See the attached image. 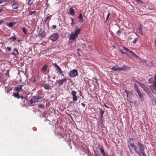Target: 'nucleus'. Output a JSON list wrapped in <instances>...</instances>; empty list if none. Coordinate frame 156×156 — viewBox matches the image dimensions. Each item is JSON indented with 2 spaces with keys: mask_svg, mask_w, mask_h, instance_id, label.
Masks as SVG:
<instances>
[{
  "mask_svg": "<svg viewBox=\"0 0 156 156\" xmlns=\"http://www.w3.org/2000/svg\"><path fill=\"white\" fill-rule=\"evenodd\" d=\"M127 141L128 146L130 153L133 154V149L136 154L139 155V156H142L140 152L137 150L138 147L134 144L133 139L129 138L128 139Z\"/></svg>",
  "mask_w": 156,
  "mask_h": 156,
  "instance_id": "obj_1",
  "label": "nucleus"
},
{
  "mask_svg": "<svg viewBox=\"0 0 156 156\" xmlns=\"http://www.w3.org/2000/svg\"><path fill=\"white\" fill-rule=\"evenodd\" d=\"M42 97L40 95L35 96H33L32 98L29 101L30 104V106H33L32 104L33 103H36L38 101L39 102H41L42 101Z\"/></svg>",
  "mask_w": 156,
  "mask_h": 156,
  "instance_id": "obj_2",
  "label": "nucleus"
},
{
  "mask_svg": "<svg viewBox=\"0 0 156 156\" xmlns=\"http://www.w3.org/2000/svg\"><path fill=\"white\" fill-rule=\"evenodd\" d=\"M130 69V68L127 66H122V67H119L118 65L114 66L112 68V69L114 71H126L129 70Z\"/></svg>",
  "mask_w": 156,
  "mask_h": 156,
  "instance_id": "obj_3",
  "label": "nucleus"
},
{
  "mask_svg": "<svg viewBox=\"0 0 156 156\" xmlns=\"http://www.w3.org/2000/svg\"><path fill=\"white\" fill-rule=\"evenodd\" d=\"M78 36V29H77L75 33H72L69 39V42L73 43Z\"/></svg>",
  "mask_w": 156,
  "mask_h": 156,
  "instance_id": "obj_4",
  "label": "nucleus"
},
{
  "mask_svg": "<svg viewBox=\"0 0 156 156\" xmlns=\"http://www.w3.org/2000/svg\"><path fill=\"white\" fill-rule=\"evenodd\" d=\"M137 145L140 149V152L142 155L145 154L144 148V145L142 144L139 141L138 142V144H137Z\"/></svg>",
  "mask_w": 156,
  "mask_h": 156,
  "instance_id": "obj_5",
  "label": "nucleus"
},
{
  "mask_svg": "<svg viewBox=\"0 0 156 156\" xmlns=\"http://www.w3.org/2000/svg\"><path fill=\"white\" fill-rule=\"evenodd\" d=\"M136 82L144 90L146 93L148 92V91H149L150 89L145 85L140 82Z\"/></svg>",
  "mask_w": 156,
  "mask_h": 156,
  "instance_id": "obj_6",
  "label": "nucleus"
},
{
  "mask_svg": "<svg viewBox=\"0 0 156 156\" xmlns=\"http://www.w3.org/2000/svg\"><path fill=\"white\" fill-rule=\"evenodd\" d=\"M58 37V35L57 33H53L50 36V39L53 41L57 40Z\"/></svg>",
  "mask_w": 156,
  "mask_h": 156,
  "instance_id": "obj_7",
  "label": "nucleus"
},
{
  "mask_svg": "<svg viewBox=\"0 0 156 156\" xmlns=\"http://www.w3.org/2000/svg\"><path fill=\"white\" fill-rule=\"evenodd\" d=\"M154 79L155 80V83L150 86V87L151 90L152 91H155L153 92L154 93H156V74L154 76Z\"/></svg>",
  "mask_w": 156,
  "mask_h": 156,
  "instance_id": "obj_8",
  "label": "nucleus"
},
{
  "mask_svg": "<svg viewBox=\"0 0 156 156\" xmlns=\"http://www.w3.org/2000/svg\"><path fill=\"white\" fill-rule=\"evenodd\" d=\"M77 71L76 69H73L72 71H70L69 73V76L71 77L75 76L77 74Z\"/></svg>",
  "mask_w": 156,
  "mask_h": 156,
  "instance_id": "obj_9",
  "label": "nucleus"
},
{
  "mask_svg": "<svg viewBox=\"0 0 156 156\" xmlns=\"http://www.w3.org/2000/svg\"><path fill=\"white\" fill-rule=\"evenodd\" d=\"M53 66L56 68V70H58V72L60 74H62V71L61 68L56 63H52Z\"/></svg>",
  "mask_w": 156,
  "mask_h": 156,
  "instance_id": "obj_10",
  "label": "nucleus"
},
{
  "mask_svg": "<svg viewBox=\"0 0 156 156\" xmlns=\"http://www.w3.org/2000/svg\"><path fill=\"white\" fill-rule=\"evenodd\" d=\"M22 86L23 85H19L15 88V90L17 91L18 93H19L21 91H23V90L22 88Z\"/></svg>",
  "mask_w": 156,
  "mask_h": 156,
  "instance_id": "obj_11",
  "label": "nucleus"
},
{
  "mask_svg": "<svg viewBox=\"0 0 156 156\" xmlns=\"http://www.w3.org/2000/svg\"><path fill=\"white\" fill-rule=\"evenodd\" d=\"M139 97L140 101L143 102L144 101V99L143 98V96L142 94L140 92V90H138V91H136Z\"/></svg>",
  "mask_w": 156,
  "mask_h": 156,
  "instance_id": "obj_12",
  "label": "nucleus"
},
{
  "mask_svg": "<svg viewBox=\"0 0 156 156\" xmlns=\"http://www.w3.org/2000/svg\"><path fill=\"white\" fill-rule=\"evenodd\" d=\"M99 110H100V112H99V115L100 116V119L102 122H103V114L104 113V111L101 110L100 108H99Z\"/></svg>",
  "mask_w": 156,
  "mask_h": 156,
  "instance_id": "obj_13",
  "label": "nucleus"
},
{
  "mask_svg": "<svg viewBox=\"0 0 156 156\" xmlns=\"http://www.w3.org/2000/svg\"><path fill=\"white\" fill-rule=\"evenodd\" d=\"M125 91L127 94V97L129 99L130 97L132 95V91L130 90H125Z\"/></svg>",
  "mask_w": 156,
  "mask_h": 156,
  "instance_id": "obj_14",
  "label": "nucleus"
},
{
  "mask_svg": "<svg viewBox=\"0 0 156 156\" xmlns=\"http://www.w3.org/2000/svg\"><path fill=\"white\" fill-rule=\"evenodd\" d=\"M39 35L41 37H44L46 35L45 32L44 31L41 30L38 33Z\"/></svg>",
  "mask_w": 156,
  "mask_h": 156,
  "instance_id": "obj_15",
  "label": "nucleus"
},
{
  "mask_svg": "<svg viewBox=\"0 0 156 156\" xmlns=\"http://www.w3.org/2000/svg\"><path fill=\"white\" fill-rule=\"evenodd\" d=\"M98 147L101 152V154H102L105 152L103 148V147L101 145L98 144Z\"/></svg>",
  "mask_w": 156,
  "mask_h": 156,
  "instance_id": "obj_16",
  "label": "nucleus"
},
{
  "mask_svg": "<svg viewBox=\"0 0 156 156\" xmlns=\"http://www.w3.org/2000/svg\"><path fill=\"white\" fill-rule=\"evenodd\" d=\"M79 22L81 23H82L84 21V20L83 19V18L81 13L79 15Z\"/></svg>",
  "mask_w": 156,
  "mask_h": 156,
  "instance_id": "obj_17",
  "label": "nucleus"
},
{
  "mask_svg": "<svg viewBox=\"0 0 156 156\" xmlns=\"http://www.w3.org/2000/svg\"><path fill=\"white\" fill-rule=\"evenodd\" d=\"M66 77H65L63 79H62L60 80L59 81H58V83L60 85L62 84L63 83L66 81Z\"/></svg>",
  "mask_w": 156,
  "mask_h": 156,
  "instance_id": "obj_18",
  "label": "nucleus"
},
{
  "mask_svg": "<svg viewBox=\"0 0 156 156\" xmlns=\"http://www.w3.org/2000/svg\"><path fill=\"white\" fill-rule=\"evenodd\" d=\"M148 95V96L151 99H154V97L153 95L151 93L150 90L148 91V92L147 93H146Z\"/></svg>",
  "mask_w": 156,
  "mask_h": 156,
  "instance_id": "obj_19",
  "label": "nucleus"
},
{
  "mask_svg": "<svg viewBox=\"0 0 156 156\" xmlns=\"http://www.w3.org/2000/svg\"><path fill=\"white\" fill-rule=\"evenodd\" d=\"M19 54L18 50L16 48H14L13 49V52H12V54H14L15 55H16Z\"/></svg>",
  "mask_w": 156,
  "mask_h": 156,
  "instance_id": "obj_20",
  "label": "nucleus"
},
{
  "mask_svg": "<svg viewBox=\"0 0 156 156\" xmlns=\"http://www.w3.org/2000/svg\"><path fill=\"white\" fill-rule=\"evenodd\" d=\"M19 6V5L17 3H14L12 4V7L13 9H16L18 8Z\"/></svg>",
  "mask_w": 156,
  "mask_h": 156,
  "instance_id": "obj_21",
  "label": "nucleus"
},
{
  "mask_svg": "<svg viewBox=\"0 0 156 156\" xmlns=\"http://www.w3.org/2000/svg\"><path fill=\"white\" fill-rule=\"evenodd\" d=\"M43 87L46 90H49L50 88V86L49 84H45L44 85Z\"/></svg>",
  "mask_w": 156,
  "mask_h": 156,
  "instance_id": "obj_22",
  "label": "nucleus"
},
{
  "mask_svg": "<svg viewBox=\"0 0 156 156\" xmlns=\"http://www.w3.org/2000/svg\"><path fill=\"white\" fill-rule=\"evenodd\" d=\"M48 67V66L47 65H44L41 69V70L42 72H45L47 68Z\"/></svg>",
  "mask_w": 156,
  "mask_h": 156,
  "instance_id": "obj_23",
  "label": "nucleus"
},
{
  "mask_svg": "<svg viewBox=\"0 0 156 156\" xmlns=\"http://www.w3.org/2000/svg\"><path fill=\"white\" fill-rule=\"evenodd\" d=\"M69 12H70V13L71 14V15H73L75 13V11L74 10V9L72 8H70L69 9Z\"/></svg>",
  "mask_w": 156,
  "mask_h": 156,
  "instance_id": "obj_24",
  "label": "nucleus"
},
{
  "mask_svg": "<svg viewBox=\"0 0 156 156\" xmlns=\"http://www.w3.org/2000/svg\"><path fill=\"white\" fill-rule=\"evenodd\" d=\"M13 95L14 97L16 98L17 99L20 98V96L17 92L16 93H14Z\"/></svg>",
  "mask_w": 156,
  "mask_h": 156,
  "instance_id": "obj_25",
  "label": "nucleus"
},
{
  "mask_svg": "<svg viewBox=\"0 0 156 156\" xmlns=\"http://www.w3.org/2000/svg\"><path fill=\"white\" fill-rule=\"evenodd\" d=\"M51 16L52 15H50L49 16H47L44 19L45 22H46L48 20H49V21L50 20H51Z\"/></svg>",
  "mask_w": 156,
  "mask_h": 156,
  "instance_id": "obj_26",
  "label": "nucleus"
},
{
  "mask_svg": "<svg viewBox=\"0 0 156 156\" xmlns=\"http://www.w3.org/2000/svg\"><path fill=\"white\" fill-rule=\"evenodd\" d=\"M148 83H149L152 84L154 83L153 81V78L151 77L148 79Z\"/></svg>",
  "mask_w": 156,
  "mask_h": 156,
  "instance_id": "obj_27",
  "label": "nucleus"
},
{
  "mask_svg": "<svg viewBox=\"0 0 156 156\" xmlns=\"http://www.w3.org/2000/svg\"><path fill=\"white\" fill-rule=\"evenodd\" d=\"M133 86L135 87V90L136 92L138 91V90H139L138 89V86L136 83H134L133 84Z\"/></svg>",
  "mask_w": 156,
  "mask_h": 156,
  "instance_id": "obj_28",
  "label": "nucleus"
},
{
  "mask_svg": "<svg viewBox=\"0 0 156 156\" xmlns=\"http://www.w3.org/2000/svg\"><path fill=\"white\" fill-rule=\"evenodd\" d=\"M36 12L35 11H30L28 13V15H32V14L36 15Z\"/></svg>",
  "mask_w": 156,
  "mask_h": 156,
  "instance_id": "obj_29",
  "label": "nucleus"
},
{
  "mask_svg": "<svg viewBox=\"0 0 156 156\" xmlns=\"http://www.w3.org/2000/svg\"><path fill=\"white\" fill-rule=\"evenodd\" d=\"M9 39L11 40L12 41H14L16 40V37L14 35L13 36L11 37Z\"/></svg>",
  "mask_w": 156,
  "mask_h": 156,
  "instance_id": "obj_30",
  "label": "nucleus"
},
{
  "mask_svg": "<svg viewBox=\"0 0 156 156\" xmlns=\"http://www.w3.org/2000/svg\"><path fill=\"white\" fill-rule=\"evenodd\" d=\"M152 104L154 105H156V102L155 101V99L154 98L153 99H151Z\"/></svg>",
  "mask_w": 156,
  "mask_h": 156,
  "instance_id": "obj_31",
  "label": "nucleus"
},
{
  "mask_svg": "<svg viewBox=\"0 0 156 156\" xmlns=\"http://www.w3.org/2000/svg\"><path fill=\"white\" fill-rule=\"evenodd\" d=\"M34 0H29L28 2V4L30 5H31L33 3Z\"/></svg>",
  "mask_w": 156,
  "mask_h": 156,
  "instance_id": "obj_32",
  "label": "nucleus"
},
{
  "mask_svg": "<svg viewBox=\"0 0 156 156\" xmlns=\"http://www.w3.org/2000/svg\"><path fill=\"white\" fill-rule=\"evenodd\" d=\"M77 100V97L76 95L73 96V100L74 101H76Z\"/></svg>",
  "mask_w": 156,
  "mask_h": 156,
  "instance_id": "obj_33",
  "label": "nucleus"
},
{
  "mask_svg": "<svg viewBox=\"0 0 156 156\" xmlns=\"http://www.w3.org/2000/svg\"><path fill=\"white\" fill-rule=\"evenodd\" d=\"M92 80L93 81H94V82L98 84L97 81L98 79L97 78H92Z\"/></svg>",
  "mask_w": 156,
  "mask_h": 156,
  "instance_id": "obj_34",
  "label": "nucleus"
},
{
  "mask_svg": "<svg viewBox=\"0 0 156 156\" xmlns=\"http://www.w3.org/2000/svg\"><path fill=\"white\" fill-rule=\"evenodd\" d=\"M22 30L23 31V32H24V34H27V32H26V29L24 28L23 27L22 28Z\"/></svg>",
  "mask_w": 156,
  "mask_h": 156,
  "instance_id": "obj_35",
  "label": "nucleus"
},
{
  "mask_svg": "<svg viewBox=\"0 0 156 156\" xmlns=\"http://www.w3.org/2000/svg\"><path fill=\"white\" fill-rule=\"evenodd\" d=\"M76 92L74 90L72 91L71 93L73 96H76Z\"/></svg>",
  "mask_w": 156,
  "mask_h": 156,
  "instance_id": "obj_36",
  "label": "nucleus"
},
{
  "mask_svg": "<svg viewBox=\"0 0 156 156\" xmlns=\"http://www.w3.org/2000/svg\"><path fill=\"white\" fill-rule=\"evenodd\" d=\"M8 26L9 27H12L13 26V23L12 22H10L8 23Z\"/></svg>",
  "mask_w": 156,
  "mask_h": 156,
  "instance_id": "obj_37",
  "label": "nucleus"
},
{
  "mask_svg": "<svg viewBox=\"0 0 156 156\" xmlns=\"http://www.w3.org/2000/svg\"><path fill=\"white\" fill-rule=\"evenodd\" d=\"M38 107L39 108H42L43 107H44V105L43 104H40L38 105Z\"/></svg>",
  "mask_w": 156,
  "mask_h": 156,
  "instance_id": "obj_38",
  "label": "nucleus"
},
{
  "mask_svg": "<svg viewBox=\"0 0 156 156\" xmlns=\"http://www.w3.org/2000/svg\"><path fill=\"white\" fill-rule=\"evenodd\" d=\"M6 50L8 51H10L12 50V48L11 47H8L6 48Z\"/></svg>",
  "mask_w": 156,
  "mask_h": 156,
  "instance_id": "obj_39",
  "label": "nucleus"
},
{
  "mask_svg": "<svg viewBox=\"0 0 156 156\" xmlns=\"http://www.w3.org/2000/svg\"><path fill=\"white\" fill-rule=\"evenodd\" d=\"M71 19L72 20V23H71V25H72V26H73L75 24V22H73V21H74V19L72 18H71Z\"/></svg>",
  "mask_w": 156,
  "mask_h": 156,
  "instance_id": "obj_40",
  "label": "nucleus"
},
{
  "mask_svg": "<svg viewBox=\"0 0 156 156\" xmlns=\"http://www.w3.org/2000/svg\"><path fill=\"white\" fill-rule=\"evenodd\" d=\"M121 31L120 30H118L116 32V34L117 35H119L121 33Z\"/></svg>",
  "mask_w": 156,
  "mask_h": 156,
  "instance_id": "obj_41",
  "label": "nucleus"
},
{
  "mask_svg": "<svg viewBox=\"0 0 156 156\" xmlns=\"http://www.w3.org/2000/svg\"><path fill=\"white\" fill-rule=\"evenodd\" d=\"M82 45V48H85L86 47V45L85 44H82V43L80 44V45Z\"/></svg>",
  "mask_w": 156,
  "mask_h": 156,
  "instance_id": "obj_42",
  "label": "nucleus"
},
{
  "mask_svg": "<svg viewBox=\"0 0 156 156\" xmlns=\"http://www.w3.org/2000/svg\"><path fill=\"white\" fill-rule=\"evenodd\" d=\"M138 40L137 38H134V40L133 41V42L134 44H135L136 43V41Z\"/></svg>",
  "mask_w": 156,
  "mask_h": 156,
  "instance_id": "obj_43",
  "label": "nucleus"
},
{
  "mask_svg": "<svg viewBox=\"0 0 156 156\" xmlns=\"http://www.w3.org/2000/svg\"><path fill=\"white\" fill-rule=\"evenodd\" d=\"M110 14V12H108V14L107 15V16H106V21H107L108 20V18L109 17Z\"/></svg>",
  "mask_w": 156,
  "mask_h": 156,
  "instance_id": "obj_44",
  "label": "nucleus"
},
{
  "mask_svg": "<svg viewBox=\"0 0 156 156\" xmlns=\"http://www.w3.org/2000/svg\"><path fill=\"white\" fill-rule=\"evenodd\" d=\"M123 49L124 50H125V51H129V49H128L126 47H123Z\"/></svg>",
  "mask_w": 156,
  "mask_h": 156,
  "instance_id": "obj_45",
  "label": "nucleus"
},
{
  "mask_svg": "<svg viewBox=\"0 0 156 156\" xmlns=\"http://www.w3.org/2000/svg\"><path fill=\"white\" fill-rule=\"evenodd\" d=\"M138 30L139 32H141L142 31V28L140 26L139 27H138Z\"/></svg>",
  "mask_w": 156,
  "mask_h": 156,
  "instance_id": "obj_46",
  "label": "nucleus"
},
{
  "mask_svg": "<svg viewBox=\"0 0 156 156\" xmlns=\"http://www.w3.org/2000/svg\"><path fill=\"white\" fill-rule=\"evenodd\" d=\"M118 50H119V52H120V53H121V54H123V53H124V52L122 50V49H121L120 48H119L118 49Z\"/></svg>",
  "mask_w": 156,
  "mask_h": 156,
  "instance_id": "obj_47",
  "label": "nucleus"
},
{
  "mask_svg": "<svg viewBox=\"0 0 156 156\" xmlns=\"http://www.w3.org/2000/svg\"><path fill=\"white\" fill-rule=\"evenodd\" d=\"M101 154L103 156H109L108 154H106L105 152Z\"/></svg>",
  "mask_w": 156,
  "mask_h": 156,
  "instance_id": "obj_48",
  "label": "nucleus"
},
{
  "mask_svg": "<svg viewBox=\"0 0 156 156\" xmlns=\"http://www.w3.org/2000/svg\"><path fill=\"white\" fill-rule=\"evenodd\" d=\"M99 155H100L99 153L94 152V156H99Z\"/></svg>",
  "mask_w": 156,
  "mask_h": 156,
  "instance_id": "obj_49",
  "label": "nucleus"
},
{
  "mask_svg": "<svg viewBox=\"0 0 156 156\" xmlns=\"http://www.w3.org/2000/svg\"><path fill=\"white\" fill-rule=\"evenodd\" d=\"M154 49L156 50V38H155V45L154 46Z\"/></svg>",
  "mask_w": 156,
  "mask_h": 156,
  "instance_id": "obj_50",
  "label": "nucleus"
},
{
  "mask_svg": "<svg viewBox=\"0 0 156 156\" xmlns=\"http://www.w3.org/2000/svg\"><path fill=\"white\" fill-rule=\"evenodd\" d=\"M52 28L53 29L55 30L56 29V25H53L52 26Z\"/></svg>",
  "mask_w": 156,
  "mask_h": 156,
  "instance_id": "obj_51",
  "label": "nucleus"
},
{
  "mask_svg": "<svg viewBox=\"0 0 156 156\" xmlns=\"http://www.w3.org/2000/svg\"><path fill=\"white\" fill-rule=\"evenodd\" d=\"M81 105L83 106L84 107H85L86 106V103L85 102L82 103L81 104Z\"/></svg>",
  "mask_w": 156,
  "mask_h": 156,
  "instance_id": "obj_52",
  "label": "nucleus"
},
{
  "mask_svg": "<svg viewBox=\"0 0 156 156\" xmlns=\"http://www.w3.org/2000/svg\"><path fill=\"white\" fill-rule=\"evenodd\" d=\"M133 55L135 56L136 58H137L139 59L140 58V57L139 56H138L136 54H134Z\"/></svg>",
  "mask_w": 156,
  "mask_h": 156,
  "instance_id": "obj_53",
  "label": "nucleus"
},
{
  "mask_svg": "<svg viewBox=\"0 0 156 156\" xmlns=\"http://www.w3.org/2000/svg\"><path fill=\"white\" fill-rule=\"evenodd\" d=\"M128 52L130 53L133 55V54H134L132 51H130L129 50V51Z\"/></svg>",
  "mask_w": 156,
  "mask_h": 156,
  "instance_id": "obj_54",
  "label": "nucleus"
},
{
  "mask_svg": "<svg viewBox=\"0 0 156 156\" xmlns=\"http://www.w3.org/2000/svg\"><path fill=\"white\" fill-rule=\"evenodd\" d=\"M4 22L3 20H0V24L3 23Z\"/></svg>",
  "mask_w": 156,
  "mask_h": 156,
  "instance_id": "obj_55",
  "label": "nucleus"
},
{
  "mask_svg": "<svg viewBox=\"0 0 156 156\" xmlns=\"http://www.w3.org/2000/svg\"><path fill=\"white\" fill-rule=\"evenodd\" d=\"M20 98L21 99H24V98L23 96H20Z\"/></svg>",
  "mask_w": 156,
  "mask_h": 156,
  "instance_id": "obj_56",
  "label": "nucleus"
},
{
  "mask_svg": "<svg viewBox=\"0 0 156 156\" xmlns=\"http://www.w3.org/2000/svg\"><path fill=\"white\" fill-rule=\"evenodd\" d=\"M137 1L140 2L141 3H142L143 2L141 0H137Z\"/></svg>",
  "mask_w": 156,
  "mask_h": 156,
  "instance_id": "obj_57",
  "label": "nucleus"
},
{
  "mask_svg": "<svg viewBox=\"0 0 156 156\" xmlns=\"http://www.w3.org/2000/svg\"><path fill=\"white\" fill-rule=\"evenodd\" d=\"M101 122H102V123H101V127H102V126L103 125V123H102V122H102V121H101Z\"/></svg>",
  "mask_w": 156,
  "mask_h": 156,
  "instance_id": "obj_58",
  "label": "nucleus"
},
{
  "mask_svg": "<svg viewBox=\"0 0 156 156\" xmlns=\"http://www.w3.org/2000/svg\"><path fill=\"white\" fill-rule=\"evenodd\" d=\"M3 10V9L2 8L0 9V12L2 11Z\"/></svg>",
  "mask_w": 156,
  "mask_h": 156,
  "instance_id": "obj_59",
  "label": "nucleus"
},
{
  "mask_svg": "<svg viewBox=\"0 0 156 156\" xmlns=\"http://www.w3.org/2000/svg\"><path fill=\"white\" fill-rule=\"evenodd\" d=\"M140 33V34L142 35L143 34V33L142 32V31H141V32H139Z\"/></svg>",
  "mask_w": 156,
  "mask_h": 156,
  "instance_id": "obj_60",
  "label": "nucleus"
},
{
  "mask_svg": "<svg viewBox=\"0 0 156 156\" xmlns=\"http://www.w3.org/2000/svg\"><path fill=\"white\" fill-rule=\"evenodd\" d=\"M123 54H125L127 55V53H126V52H124V53H123Z\"/></svg>",
  "mask_w": 156,
  "mask_h": 156,
  "instance_id": "obj_61",
  "label": "nucleus"
},
{
  "mask_svg": "<svg viewBox=\"0 0 156 156\" xmlns=\"http://www.w3.org/2000/svg\"><path fill=\"white\" fill-rule=\"evenodd\" d=\"M55 76L53 77V78H53V79H55Z\"/></svg>",
  "mask_w": 156,
  "mask_h": 156,
  "instance_id": "obj_62",
  "label": "nucleus"
},
{
  "mask_svg": "<svg viewBox=\"0 0 156 156\" xmlns=\"http://www.w3.org/2000/svg\"><path fill=\"white\" fill-rule=\"evenodd\" d=\"M143 156H147L146 155V154H143Z\"/></svg>",
  "mask_w": 156,
  "mask_h": 156,
  "instance_id": "obj_63",
  "label": "nucleus"
},
{
  "mask_svg": "<svg viewBox=\"0 0 156 156\" xmlns=\"http://www.w3.org/2000/svg\"><path fill=\"white\" fill-rule=\"evenodd\" d=\"M84 0H81V1H80V2H84Z\"/></svg>",
  "mask_w": 156,
  "mask_h": 156,
  "instance_id": "obj_64",
  "label": "nucleus"
}]
</instances>
